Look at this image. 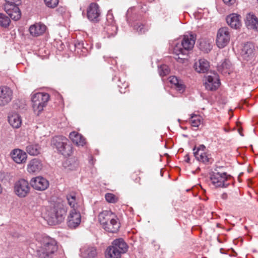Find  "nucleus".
Instances as JSON below:
<instances>
[{"label":"nucleus","instance_id":"f257e3e1","mask_svg":"<svg viewBox=\"0 0 258 258\" xmlns=\"http://www.w3.org/2000/svg\"><path fill=\"white\" fill-rule=\"evenodd\" d=\"M36 250L39 258H53L57 251L56 241L50 237L40 234L35 235Z\"/></svg>","mask_w":258,"mask_h":258},{"label":"nucleus","instance_id":"f03ea898","mask_svg":"<svg viewBox=\"0 0 258 258\" xmlns=\"http://www.w3.org/2000/svg\"><path fill=\"white\" fill-rule=\"evenodd\" d=\"M98 221L103 229L109 232H116L120 227L117 217L111 211L100 212L98 215Z\"/></svg>","mask_w":258,"mask_h":258},{"label":"nucleus","instance_id":"7ed1b4c3","mask_svg":"<svg viewBox=\"0 0 258 258\" xmlns=\"http://www.w3.org/2000/svg\"><path fill=\"white\" fill-rule=\"evenodd\" d=\"M49 95L45 92L34 93L31 95L32 107L35 114L39 115L47 105Z\"/></svg>","mask_w":258,"mask_h":258},{"label":"nucleus","instance_id":"20e7f679","mask_svg":"<svg viewBox=\"0 0 258 258\" xmlns=\"http://www.w3.org/2000/svg\"><path fill=\"white\" fill-rule=\"evenodd\" d=\"M210 181L215 187H227L232 182V177L226 172H214L210 174Z\"/></svg>","mask_w":258,"mask_h":258},{"label":"nucleus","instance_id":"39448f33","mask_svg":"<svg viewBox=\"0 0 258 258\" xmlns=\"http://www.w3.org/2000/svg\"><path fill=\"white\" fill-rule=\"evenodd\" d=\"M52 144L64 156H70L73 153V147L65 137L56 136L52 140Z\"/></svg>","mask_w":258,"mask_h":258},{"label":"nucleus","instance_id":"423d86ee","mask_svg":"<svg viewBox=\"0 0 258 258\" xmlns=\"http://www.w3.org/2000/svg\"><path fill=\"white\" fill-rule=\"evenodd\" d=\"M15 194L19 198L27 197L30 191V186L28 181L24 179L17 181L14 184Z\"/></svg>","mask_w":258,"mask_h":258},{"label":"nucleus","instance_id":"0eeeda50","mask_svg":"<svg viewBox=\"0 0 258 258\" xmlns=\"http://www.w3.org/2000/svg\"><path fill=\"white\" fill-rule=\"evenodd\" d=\"M230 34L227 27H222L218 30L216 40V45L219 48H223L228 44Z\"/></svg>","mask_w":258,"mask_h":258},{"label":"nucleus","instance_id":"6e6552de","mask_svg":"<svg viewBox=\"0 0 258 258\" xmlns=\"http://www.w3.org/2000/svg\"><path fill=\"white\" fill-rule=\"evenodd\" d=\"M4 10L13 20L17 21L20 19L21 13L18 4L13 2L6 1L4 5Z\"/></svg>","mask_w":258,"mask_h":258},{"label":"nucleus","instance_id":"1a4fd4ad","mask_svg":"<svg viewBox=\"0 0 258 258\" xmlns=\"http://www.w3.org/2000/svg\"><path fill=\"white\" fill-rule=\"evenodd\" d=\"M101 9L96 3H92L87 9V16L89 21L97 23L100 20Z\"/></svg>","mask_w":258,"mask_h":258},{"label":"nucleus","instance_id":"9d476101","mask_svg":"<svg viewBox=\"0 0 258 258\" xmlns=\"http://www.w3.org/2000/svg\"><path fill=\"white\" fill-rule=\"evenodd\" d=\"M81 215L80 210L72 209L67 219V225L71 229L77 228L81 223Z\"/></svg>","mask_w":258,"mask_h":258},{"label":"nucleus","instance_id":"9b49d317","mask_svg":"<svg viewBox=\"0 0 258 258\" xmlns=\"http://www.w3.org/2000/svg\"><path fill=\"white\" fill-rule=\"evenodd\" d=\"M193 151L195 158L199 161L204 163L210 162V155L208 153L207 150L204 145H201L197 148L195 147Z\"/></svg>","mask_w":258,"mask_h":258},{"label":"nucleus","instance_id":"f8f14e48","mask_svg":"<svg viewBox=\"0 0 258 258\" xmlns=\"http://www.w3.org/2000/svg\"><path fill=\"white\" fill-rule=\"evenodd\" d=\"M183 47L182 46L180 41L178 40L173 42L170 47L171 52L175 55V58L179 62H183L184 58L180 57L179 55L184 56L187 54Z\"/></svg>","mask_w":258,"mask_h":258},{"label":"nucleus","instance_id":"ddd939ff","mask_svg":"<svg viewBox=\"0 0 258 258\" xmlns=\"http://www.w3.org/2000/svg\"><path fill=\"white\" fill-rule=\"evenodd\" d=\"M30 184L35 190L43 191L48 187L49 183L46 178L39 176L32 178Z\"/></svg>","mask_w":258,"mask_h":258},{"label":"nucleus","instance_id":"4468645a","mask_svg":"<svg viewBox=\"0 0 258 258\" xmlns=\"http://www.w3.org/2000/svg\"><path fill=\"white\" fill-rule=\"evenodd\" d=\"M13 91L8 87H0V106L9 103L13 98Z\"/></svg>","mask_w":258,"mask_h":258},{"label":"nucleus","instance_id":"2eb2a0df","mask_svg":"<svg viewBox=\"0 0 258 258\" xmlns=\"http://www.w3.org/2000/svg\"><path fill=\"white\" fill-rule=\"evenodd\" d=\"M196 36L194 34L188 33L185 34L181 41H180L183 49L185 51L186 53L188 51L191 50L195 44Z\"/></svg>","mask_w":258,"mask_h":258},{"label":"nucleus","instance_id":"dca6fc26","mask_svg":"<svg viewBox=\"0 0 258 258\" xmlns=\"http://www.w3.org/2000/svg\"><path fill=\"white\" fill-rule=\"evenodd\" d=\"M43 167V163L40 159L34 158L29 161L27 165V171L30 174H38Z\"/></svg>","mask_w":258,"mask_h":258},{"label":"nucleus","instance_id":"f3484780","mask_svg":"<svg viewBox=\"0 0 258 258\" xmlns=\"http://www.w3.org/2000/svg\"><path fill=\"white\" fill-rule=\"evenodd\" d=\"M10 155L13 160L17 164H23L26 162L27 155L25 152L21 149H13Z\"/></svg>","mask_w":258,"mask_h":258},{"label":"nucleus","instance_id":"a211bd4d","mask_svg":"<svg viewBox=\"0 0 258 258\" xmlns=\"http://www.w3.org/2000/svg\"><path fill=\"white\" fill-rule=\"evenodd\" d=\"M220 84V80L216 74H213L206 77L205 83L206 88L210 91L216 90Z\"/></svg>","mask_w":258,"mask_h":258},{"label":"nucleus","instance_id":"6ab92c4d","mask_svg":"<svg viewBox=\"0 0 258 258\" xmlns=\"http://www.w3.org/2000/svg\"><path fill=\"white\" fill-rule=\"evenodd\" d=\"M254 50L253 44L247 42L243 45L240 54L244 59L248 60L254 56Z\"/></svg>","mask_w":258,"mask_h":258},{"label":"nucleus","instance_id":"aec40b11","mask_svg":"<svg viewBox=\"0 0 258 258\" xmlns=\"http://www.w3.org/2000/svg\"><path fill=\"white\" fill-rule=\"evenodd\" d=\"M46 27L43 24L37 23L31 25L29 28L30 34L34 37L42 35L46 31Z\"/></svg>","mask_w":258,"mask_h":258},{"label":"nucleus","instance_id":"412c9836","mask_svg":"<svg viewBox=\"0 0 258 258\" xmlns=\"http://www.w3.org/2000/svg\"><path fill=\"white\" fill-rule=\"evenodd\" d=\"M66 211L64 209H54L51 214L50 218L51 219L52 222L54 224H58L61 222L64 218Z\"/></svg>","mask_w":258,"mask_h":258},{"label":"nucleus","instance_id":"4be33fe9","mask_svg":"<svg viewBox=\"0 0 258 258\" xmlns=\"http://www.w3.org/2000/svg\"><path fill=\"white\" fill-rule=\"evenodd\" d=\"M240 16L236 14H232L227 16L226 22L228 25L232 28L237 29L240 28L241 25Z\"/></svg>","mask_w":258,"mask_h":258},{"label":"nucleus","instance_id":"5701e85b","mask_svg":"<svg viewBox=\"0 0 258 258\" xmlns=\"http://www.w3.org/2000/svg\"><path fill=\"white\" fill-rule=\"evenodd\" d=\"M82 258H97L96 248L93 246H85L81 249Z\"/></svg>","mask_w":258,"mask_h":258},{"label":"nucleus","instance_id":"b1692460","mask_svg":"<svg viewBox=\"0 0 258 258\" xmlns=\"http://www.w3.org/2000/svg\"><path fill=\"white\" fill-rule=\"evenodd\" d=\"M194 68L197 72L205 73L209 69V62L206 59L201 58L195 62Z\"/></svg>","mask_w":258,"mask_h":258},{"label":"nucleus","instance_id":"393cba45","mask_svg":"<svg viewBox=\"0 0 258 258\" xmlns=\"http://www.w3.org/2000/svg\"><path fill=\"white\" fill-rule=\"evenodd\" d=\"M245 24L248 29L258 31V19L253 14L249 13L246 15Z\"/></svg>","mask_w":258,"mask_h":258},{"label":"nucleus","instance_id":"a878e982","mask_svg":"<svg viewBox=\"0 0 258 258\" xmlns=\"http://www.w3.org/2000/svg\"><path fill=\"white\" fill-rule=\"evenodd\" d=\"M69 137L72 141L78 146H83L86 143L85 139L76 132L71 133Z\"/></svg>","mask_w":258,"mask_h":258},{"label":"nucleus","instance_id":"bb28decb","mask_svg":"<svg viewBox=\"0 0 258 258\" xmlns=\"http://www.w3.org/2000/svg\"><path fill=\"white\" fill-rule=\"evenodd\" d=\"M68 203L72 209L80 210V204L75 193H71L67 197Z\"/></svg>","mask_w":258,"mask_h":258},{"label":"nucleus","instance_id":"cd10ccee","mask_svg":"<svg viewBox=\"0 0 258 258\" xmlns=\"http://www.w3.org/2000/svg\"><path fill=\"white\" fill-rule=\"evenodd\" d=\"M169 81L179 92L182 93L184 91L185 85L183 82L181 80H179L176 77L171 76L169 77Z\"/></svg>","mask_w":258,"mask_h":258},{"label":"nucleus","instance_id":"c85d7f7f","mask_svg":"<svg viewBox=\"0 0 258 258\" xmlns=\"http://www.w3.org/2000/svg\"><path fill=\"white\" fill-rule=\"evenodd\" d=\"M8 121L9 123L14 128H19L22 123V120L20 115L14 113L10 115L8 117Z\"/></svg>","mask_w":258,"mask_h":258},{"label":"nucleus","instance_id":"c756f323","mask_svg":"<svg viewBox=\"0 0 258 258\" xmlns=\"http://www.w3.org/2000/svg\"><path fill=\"white\" fill-rule=\"evenodd\" d=\"M112 245L117 248L118 250L122 253H125L127 249V245L125 241L122 238H118L114 240Z\"/></svg>","mask_w":258,"mask_h":258},{"label":"nucleus","instance_id":"7c9ffc66","mask_svg":"<svg viewBox=\"0 0 258 258\" xmlns=\"http://www.w3.org/2000/svg\"><path fill=\"white\" fill-rule=\"evenodd\" d=\"M121 253L117 248L113 245L109 246L106 250V258H120Z\"/></svg>","mask_w":258,"mask_h":258},{"label":"nucleus","instance_id":"2f4dec72","mask_svg":"<svg viewBox=\"0 0 258 258\" xmlns=\"http://www.w3.org/2000/svg\"><path fill=\"white\" fill-rule=\"evenodd\" d=\"M133 28L139 34H145L149 29V26L141 22L135 23Z\"/></svg>","mask_w":258,"mask_h":258},{"label":"nucleus","instance_id":"473e14b6","mask_svg":"<svg viewBox=\"0 0 258 258\" xmlns=\"http://www.w3.org/2000/svg\"><path fill=\"white\" fill-rule=\"evenodd\" d=\"M27 152L30 155L36 156L40 152V147L37 144H30L26 148Z\"/></svg>","mask_w":258,"mask_h":258},{"label":"nucleus","instance_id":"72a5a7b5","mask_svg":"<svg viewBox=\"0 0 258 258\" xmlns=\"http://www.w3.org/2000/svg\"><path fill=\"white\" fill-rule=\"evenodd\" d=\"M199 47L201 50L207 53L212 49V41L210 39H202L200 42Z\"/></svg>","mask_w":258,"mask_h":258},{"label":"nucleus","instance_id":"f704fd0d","mask_svg":"<svg viewBox=\"0 0 258 258\" xmlns=\"http://www.w3.org/2000/svg\"><path fill=\"white\" fill-rule=\"evenodd\" d=\"M116 31L117 27L112 22L104 27V32L106 33L108 38L114 36L116 34Z\"/></svg>","mask_w":258,"mask_h":258},{"label":"nucleus","instance_id":"c9c22d12","mask_svg":"<svg viewBox=\"0 0 258 258\" xmlns=\"http://www.w3.org/2000/svg\"><path fill=\"white\" fill-rule=\"evenodd\" d=\"M232 65L231 62L228 60H225L219 67V70L222 73L228 74L231 72Z\"/></svg>","mask_w":258,"mask_h":258},{"label":"nucleus","instance_id":"e433bc0d","mask_svg":"<svg viewBox=\"0 0 258 258\" xmlns=\"http://www.w3.org/2000/svg\"><path fill=\"white\" fill-rule=\"evenodd\" d=\"M202 121V117L199 115H192L189 119V122L193 127H199Z\"/></svg>","mask_w":258,"mask_h":258},{"label":"nucleus","instance_id":"4c0bfd02","mask_svg":"<svg viewBox=\"0 0 258 258\" xmlns=\"http://www.w3.org/2000/svg\"><path fill=\"white\" fill-rule=\"evenodd\" d=\"M11 22L9 17L5 14L0 13V26L4 28H7Z\"/></svg>","mask_w":258,"mask_h":258},{"label":"nucleus","instance_id":"58836bf2","mask_svg":"<svg viewBox=\"0 0 258 258\" xmlns=\"http://www.w3.org/2000/svg\"><path fill=\"white\" fill-rule=\"evenodd\" d=\"M170 73V69L168 66L166 64L161 65L159 68V73L161 76H165L169 74Z\"/></svg>","mask_w":258,"mask_h":258},{"label":"nucleus","instance_id":"ea45409f","mask_svg":"<svg viewBox=\"0 0 258 258\" xmlns=\"http://www.w3.org/2000/svg\"><path fill=\"white\" fill-rule=\"evenodd\" d=\"M106 200L110 203H115L118 201V198L113 194L107 193L105 195Z\"/></svg>","mask_w":258,"mask_h":258},{"label":"nucleus","instance_id":"a19ab883","mask_svg":"<svg viewBox=\"0 0 258 258\" xmlns=\"http://www.w3.org/2000/svg\"><path fill=\"white\" fill-rule=\"evenodd\" d=\"M45 5L51 8L56 7L58 5V1H44Z\"/></svg>","mask_w":258,"mask_h":258},{"label":"nucleus","instance_id":"79ce46f5","mask_svg":"<svg viewBox=\"0 0 258 258\" xmlns=\"http://www.w3.org/2000/svg\"><path fill=\"white\" fill-rule=\"evenodd\" d=\"M227 197H228V196H227V194H226V193H223L222 195H221V198L223 200H226L227 199Z\"/></svg>","mask_w":258,"mask_h":258},{"label":"nucleus","instance_id":"37998d69","mask_svg":"<svg viewBox=\"0 0 258 258\" xmlns=\"http://www.w3.org/2000/svg\"><path fill=\"white\" fill-rule=\"evenodd\" d=\"M225 5L227 6H230L232 3H231V1H223Z\"/></svg>","mask_w":258,"mask_h":258},{"label":"nucleus","instance_id":"c03bdc74","mask_svg":"<svg viewBox=\"0 0 258 258\" xmlns=\"http://www.w3.org/2000/svg\"><path fill=\"white\" fill-rule=\"evenodd\" d=\"M3 188L1 185V184L0 183V194L2 192Z\"/></svg>","mask_w":258,"mask_h":258},{"label":"nucleus","instance_id":"a18cd8bd","mask_svg":"<svg viewBox=\"0 0 258 258\" xmlns=\"http://www.w3.org/2000/svg\"><path fill=\"white\" fill-rule=\"evenodd\" d=\"M96 46L98 48H99L101 47L100 44H97Z\"/></svg>","mask_w":258,"mask_h":258},{"label":"nucleus","instance_id":"49530a36","mask_svg":"<svg viewBox=\"0 0 258 258\" xmlns=\"http://www.w3.org/2000/svg\"><path fill=\"white\" fill-rule=\"evenodd\" d=\"M185 161L187 162H188L189 161V158L188 157H187V159H185Z\"/></svg>","mask_w":258,"mask_h":258},{"label":"nucleus","instance_id":"de8ad7c7","mask_svg":"<svg viewBox=\"0 0 258 258\" xmlns=\"http://www.w3.org/2000/svg\"><path fill=\"white\" fill-rule=\"evenodd\" d=\"M109 17H110V18L111 19V18L112 17V15H107V19H108V18H109Z\"/></svg>","mask_w":258,"mask_h":258},{"label":"nucleus","instance_id":"09e8293b","mask_svg":"<svg viewBox=\"0 0 258 258\" xmlns=\"http://www.w3.org/2000/svg\"><path fill=\"white\" fill-rule=\"evenodd\" d=\"M31 246L33 248H34L33 247V244H31Z\"/></svg>","mask_w":258,"mask_h":258}]
</instances>
